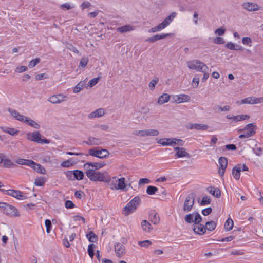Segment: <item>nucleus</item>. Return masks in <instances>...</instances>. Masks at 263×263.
Returning a JSON list of instances; mask_svg holds the SVG:
<instances>
[{
  "instance_id": "obj_1",
  "label": "nucleus",
  "mask_w": 263,
  "mask_h": 263,
  "mask_svg": "<svg viewBox=\"0 0 263 263\" xmlns=\"http://www.w3.org/2000/svg\"><path fill=\"white\" fill-rule=\"evenodd\" d=\"M87 177L93 181L109 182L110 177L107 172H100L93 169H88L86 171Z\"/></svg>"
},
{
  "instance_id": "obj_2",
  "label": "nucleus",
  "mask_w": 263,
  "mask_h": 263,
  "mask_svg": "<svg viewBox=\"0 0 263 263\" xmlns=\"http://www.w3.org/2000/svg\"><path fill=\"white\" fill-rule=\"evenodd\" d=\"M0 211L11 217H17L19 213L15 207L4 202H0Z\"/></svg>"
},
{
  "instance_id": "obj_3",
  "label": "nucleus",
  "mask_w": 263,
  "mask_h": 263,
  "mask_svg": "<svg viewBox=\"0 0 263 263\" xmlns=\"http://www.w3.org/2000/svg\"><path fill=\"white\" fill-rule=\"evenodd\" d=\"M141 199L139 196H136L124 208V214L128 215L134 212L139 206Z\"/></svg>"
},
{
  "instance_id": "obj_4",
  "label": "nucleus",
  "mask_w": 263,
  "mask_h": 263,
  "mask_svg": "<svg viewBox=\"0 0 263 263\" xmlns=\"http://www.w3.org/2000/svg\"><path fill=\"white\" fill-rule=\"evenodd\" d=\"M187 64L189 69L196 70L199 72H205L208 70L206 65L199 60H194L189 61Z\"/></svg>"
},
{
  "instance_id": "obj_5",
  "label": "nucleus",
  "mask_w": 263,
  "mask_h": 263,
  "mask_svg": "<svg viewBox=\"0 0 263 263\" xmlns=\"http://www.w3.org/2000/svg\"><path fill=\"white\" fill-rule=\"evenodd\" d=\"M26 138L30 141L38 143L49 144L50 142L49 140L48 139H41V135L38 131H35L33 133H28L26 135Z\"/></svg>"
},
{
  "instance_id": "obj_6",
  "label": "nucleus",
  "mask_w": 263,
  "mask_h": 263,
  "mask_svg": "<svg viewBox=\"0 0 263 263\" xmlns=\"http://www.w3.org/2000/svg\"><path fill=\"white\" fill-rule=\"evenodd\" d=\"M256 126L253 123L247 124L246 127L242 129L243 134L239 136L240 139L247 138L252 135H254L256 133Z\"/></svg>"
},
{
  "instance_id": "obj_7",
  "label": "nucleus",
  "mask_w": 263,
  "mask_h": 263,
  "mask_svg": "<svg viewBox=\"0 0 263 263\" xmlns=\"http://www.w3.org/2000/svg\"><path fill=\"white\" fill-rule=\"evenodd\" d=\"M184 220L188 223H194L198 224L202 220V217L198 212L194 211L192 214H188L184 217Z\"/></svg>"
},
{
  "instance_id": "obj_8",
  "label": "nucleus",
  "mask_w": 263,
  "mask_h": 263,
  "mask_svg": "<svg viewBox=\"0 0 263 263\" xmlns=\"http://www.w3.org/2000/svg\"><path fill=\"white\" fill-rule=\"evenodd\" d=\"M88 153L90 155L100 159L107 158L109 156V152L106 149L92 148L89 150Z\"/></svg>"
},
{
  "instance_id": "obj_9",
  "label": "nucleus",
  "mask_w": 263,
  "mask_h": 263,
  "mask_svg": "<svg viewBox=\"0 0 263 263\" xmlns=\"http://www.w3.org/2000/svg\"><path fill=\"white\" fill-rule=\"evenodd\" d=\"M195 193H191L186 197L183 204V211L185 212H189L191 211L194 204Z\"/></svg>"
},
{
  "instance_id": "obj_10",
  "label": "nucleus",
  "mask_w": 263,
  "mask_h": 263,
  "mask_svg": "<svg viewBox=\"0 0 263 263\" xmlns=\"http://www.w3.org/2000/svg\"><path fill=\"white\" fill-rule=\"evenodd\" d=\"M158 143L163 146H172L173 144L181 146L183 145V141L176 138H164L159 140Z\"/></svg>"
},
{
  "instance_id": "obj_11",
  "label": "nucleus",
  "mask_w": 263,
  "mask_h": 263,
  "mask_svg": "<svg viewBox=\"0 0 263 263\" xmlns=\"http://www.w3.org/2000/svg\"><path fill=\"white\" fill-rule=\"evenodd\" d=\"M133 134L135 135L140 137L155 136L159 134V132L155 129H148L141 130H135Z\"/></svg>"
},
{
  "instance_id": "obj_12",
  "label": "nucleus",
  "mask_w": 263,
  "mask_h": 263,
  "mask_svg": "<svg viewBox=\"0 0 263 263\" xmlns=\"http://www.w3.org/2000/svg\"><path fill=\"white\" fill-rule=\"evenodd\" d=\"M0 190L6 195H10L13 197H14L18 200H23L25 199V196L23 194V193L18 190H4L0 189Z\"/></svg>"
},
{
  "instance_id": "obj_13",
  "label": "nucleus",
  "mask_w": 263,
  "mask_h": 263,
  "mask_svg": "<svg viewBox=\"0 0 263 263\" xmlns=\"http://www.w3.org/2000/svg\"><path fill=\"white\" fill-rule=\"evenodd\" d=\"M68 97L67 96L62 93H59L50 96L48 99V101L52 104H60L66 101Z\"/></svg>"
},
{
  "instance_id": "obj_14",
  "label": "nucleus",
  "mask_w": 263,
  "mask_h": 263,
  "mask_svg": "<svg viewBox=\"0 0 263 263\" xmlns=\"http://www.w3.org/2000/svg\"><path fill=\"white\" fill-rule=\"evenodd\" d=\"M177 16L176 12H172L168 17H167L161 23L157 26L158 30L160 31L166 28L172 22L173 19Z\"/></svg>"
},
{
  "instance_id": "obj_15",
  "label": "nucleus",
  "mask_w": 263,
  "mask_h": 263,
  "mask_svg": "<svg viewBox=\"0 0 263 263\" xmlns=\"http://www.w3.org/2000/svg\"><path fill=\"white\" fill-rule=\"evenodd\" d=\"M263 102V97H250L241 100L242 104H255Z\"/></svg>"
},
{
  "instance_id": "obj_16",
  "label": "nucleus",
  "mask_w": 263,
  "mask_h": 263,
  "mask_svg": "<svg viewBox=\"0 0 263 263\" xmlns=\"http://www.w3.org/2000/svg\"><path fill=\"white\" fill-rule=\"evenodd\" d=\"M218 163L219 164V174L223 176L228 165V160L225 157H221L219 158Z\"/></svg>"
},
{
  "instance_id": "obj_17",
  "label": "nucleus",
  "mask_w": 263,
  "mask_h": 263,
  "mask_svg": "<svg viewBox=\"0 0 263 263\" xmlns=\"http://www.w3.org/2000/svg\"><path fill=\"white\" fill-rule=\"evenodd\" d=\"M105 165V163L98 162H87L84 164V167L87 171L88 169H93L95 171L100 169Z\"/></svg>"
},
{
  "instance_id": "obj_18",
  "label": "nucleus",
  "mask_w": 263,
  "mask_h": 263,
  "mask_svg": "<svg viewBox=\"0 0 263 263\" xmlns=\"http://www.w3.org/2000/svg\"><path fill=\"white\" fill-rule=\"evenodd\" d=\"M173 35V34L169 33H162L161 34H156L153 36H152L151 37L147 38L146 40V42H149L151 43H154L156 42L157 41L165 39L167 37L171 36Z\"/></svg>"
},
{
  "instance_id": "obj_19",
  "label": "nucleus",
  "mask_w": 263,
  "mask_h": 263,
  "mask_svg": "<svg viewBox=\"0 0 263 263\" xmlns=\"http://www.w3.org/2000/svg\"><path fill=\"white\" fill-rule=\"evenodd\" d=\"M243 8L249 11H257L259 9V6L256 3L245 2L242 4Z\"/></svg>"
},
{
  "instance_id": "obj_20",
  "label": "nucleus",
  "mask_w": 263,
  "mask_h": 263,
  "mask_svg": "<svg viewBox=\"0 0 263 263\" xmlns=\"http://www.w3.org/2000/svg\"><path fill=\"white\" fill-rule=\"evenodd\" d=\"M174 101L176 103L186 102L190 101V97L185 94H180L173 97Z\"/></svg>"
},
{
  "instance_id": "obj_21",
  "label": "nucleus",
  "mask_w": 263,
  "mask_h": 263,
  "mask_svg": "<svg viewBox=\"0 0 263 263\" xmlns=\"http://www.w3.org/2000/svg\"><path fill=\"white\" fill-rule=\"evenodd\" d=\"M115 250L116 255L119 257L123 256L125 253L124 246L120 243H116L115 245Z\"/></svg>"
},
{
  "instance_id": "obj_22",
  "label": "nucleus",
  "mask_w": 263,
  "mask_h": 263,
  "mask_svg": "<svg viewBox=\"0 0 263 263\" xmlns=\"http://www.w3.org/2000/svg\"><path fill=\"white\" fill-rule=\"evenodd\" d=\"M83 142L88 145H99L102 143L100 139L93 137H89L87 140Z\"/></svg>"
},
{
  "instance_id": "obj_23",
  "label": "nucleus",
  "mask_w": 263,
  "mask_h": 263,
  "mask_svg": "<svg viewBox=\"0 0 263 263\" xmlns=\"http://www.w3.org/2000/svg\"><path fill=\"white\" fill-rule=\"evenodd\" d=\"M8 111L10 114V115L16 120L23 122L24 119H25V116L20 114V113L15 109L9 108L8 109Z\"/></svg>"
},
{
  "instance_id": "obj_24",
  "label": "nucleus",
  "mask_w": 263,
  "mask_h": 263,
  "mask_svg": "<svg viewBox=\"0 0 263 263\" xmlns=\"http://www.w3.org/2000/svg\"><path fill=\"white\" fill-rule=\"evenodd\" d=\"M249 116L248 115H237V116H232L231 115H228L226 116V118L228 119L232 120L233 121L235 122H237L241 120H244L246 119H248L249 118Z\"/></svg>"
},
{
  "instance_id": "obj_25",
  "label": "nucleus",
  "mask_w": 263,
  "mask_h": 263,
  "mask_svg": "<svg viewBox=\"0 0 263 263\" xmlns=\"http://www.w3.org/2000/svg\"><path fill=\"white\" fill-rule=\"evenodd\" d=\"M135 27L130 24H127L116 28L117 31L123 33L127 32H130L134 30Z\"/></svg>"
},
{
  "instance_id": "obj_26",
  "label": "nucleus",
  "mask_w": 263,
  "mask_h": 263,
  "mask_svg": "<svg viewBox=\"0 0 263 263\" xmlns=\"http://www.w3.org/2000/svg\"><path fill=\"white\" fill-rule=\"evenodd\" d=\"M105 114L104 109L103 108H99L95 111L91 112L88 115L89 119H92L94 118H99L103 116Z\"/></svg>"
},
{
  "instance_id": "obj_27",
  "label": "nucleus",
  "mask_w": 263,
  "mask_h": 263,
  "mask_svg": "<svg viewBox=\"0 0 263 263\" xmlns=\"http://www.w3.org/2000/svg\"><path fill=\"white\" fill-rule=\"evenodd\" d=\"M22 122L26 123L27 124L34 128L35 129H38L40 127V125L38 123H37L35 121L30 118H28L26 116L25 117V119H24Z\"/></svg>"
},
{
  "instance_id": "obj_28",
  "label": "nucleus",
  "mask_w": 263,
  "mask_h": 263,
  "mask_svg": "<svg viewBox=\"0 0 263 263\" xmlns=\"http://www.w3.org/2000/svg\"><path fill=\"white\" fill-rule=\"evenodd\" d=\"M241 171V165H236L233 168L232 175L236 180H238L239 179Z\"/></svg>"
},
{
  "instance_id": "obj_29",
  "label": "nucleus",
  "mask_w": 263,
  "mask_h": 263,
  "mask_svg": "<svg viewBox=\"0 0 263 263\" xmlns=\"http://www.w3.org/2000/svg\"><path fill=\"white\" fill-rule=\"evenodd\" d=\"M175 157L177 158H182L190 157V154L186 151L184 148L181 147V149L175 154Z\"/></svg>"
},
{
  "instance_id": "obj_30",
  "label": "nucleus",
  "mask_w": 263,
  "mask_h": 263,
  "mask_svg": "<svg viewBox=\"0 0 263 263\" xmlns=\"http://www.w3.org/2000/svg\"><path fill=\"white\" fill-rule=\"evenodd\" d=\"M141 226L143 231L145 232H149L152 230L151 224L146 220L142 221Z\"/></svg>"
},
{
  "instance_id": "obj_31",
  "label": "nucleus",
  "mask_w": 263,
  "mask_h": 263,
  "mask_svg": "<svg viewBox=\"0 0 263 263\" xmlns=\"http://www.w3.org/2000/svg\"><path fill=\"white\" fill-rule=\"evenodd\" d=\"M197 225L195 226L193 228L195 233L200 235L204 234L206 231L205 226L202 224Z\"/></svg>"
},
{
  "instance_id": "obj_32",
  "label": "nucleus",
  "mask_w": 263,
  "mask_h": 263,
  "mask_svg": "<svg viewBox=\"0 0 263 263\" xmlns=\"http://www.w3.org/2000/svg\"><path fill=\"white\" fill-rule=\"evenodd\" d=\"M207 190H208V191L210 194H211L212 195H213V196H214L215 197H216L217 198H219L221 196L220 191L217 188H215L212 186H210L208 188Z\"/></svg>"
},
{
  "instance_id": "obj_33",
  "label": "nucleus",
  "mask_w": 263,
  "mask_h": 263,
  "mask_svg": "<svg viewBox=\"0 0 263 263\" xmlns=\"http://www.w3.org/2000/svg\"><path fill=\"white\" fill-rule=\"evenodd\" d=\"M170 99V96L167 93H163L160 97H159L158 100V103L159 104H163L167 102Z\"/></svg>"
},
{
  "instance_id": "obj_34",
  "label": "nucleus",
  "mask_w": 263,
  "mask_h": 263,
  "mask_svg": "<svg viewBox=\"0 0 263 263\" xmlns=\"http://www.w3.org/2000/svg\"><path fill=\"white\" fill-rule=\"evenodd\" d=\"M34 170L42 174H45L46 173V170L40 164L34 163L31 167Z\"/></svg>"
},
{
  "instance_id": "obj_35",
  "label": "nucleus",
  "mask_w": 263,
  "mask_h": 263,
  "mask_svg": "<svg viewBox=\"0 0 263 263\" xmlns=\"http://www.w3.org/2000/svg\"><path fill=\"white\" fill-rule=\"evenodd\" d=\"M69 173H70V174H73L74 178L78 180H82L84 177L83 172L78 170L69 172Z\"/></svg>"
},
{
  "instance_id": "obj_36",
  "label": "nucleus",
  "mask_w": 263,
  "mask_h": 263,
  "mask_svg": "<svg viewBox=\"0 0 263 263\" xmlns=\"http://www.w3.org/2000/svg\"><path fill=\"white\" fill-rule=\"evenodd\" d=\"M149 218L151 221L154 224H158L160 221V218L158 214L154 211L149 214Z\"/></svg>"
},
{
  "instance_id": "obj_37",
  "label": "nucleus",
  "mask_w": 263,
  "mask_h": 263,
  "mask_svg": "<svg viewBox=\"0 0 263 263\" xmlns=\"http://www.w3.org/2000/svg\"><path fill=\"white\" fill-rule=\"evenodd\" d=\"M230 106L226 105L223 107H221L219 105H215L213 107V110L216 112H219L220 111H228L230 110Z\"/></svg>"
},
{
  "instance_id": "obj_38",
  "label": "nucleus",
  "mask_w": 263,
  "mask_h": 263,
  "mask_svg": "<svg viewBox=\"0 0 263 263\" xmlns=\"http://www.w3.org/2000/svg\"><path fill=\"white\" fill-rule=\"evenodd\" d=\"M86 236L90 242H96L98 240V236L92 231L86 234Z\"/></svg>"
},
{
  "instance_id": "obj_39",
  "label": "nucleus",
  "mask_w": 263,
  "mask_h": 263,
  "mask_svg": "<svg viewBox=\"0 0 263 263\" xmlns=\"http://www.w3.org/2000/svg\"><path fill=\"white\" fill-rule=\"evenodd\" d=\"M117 188L118 190H123L126 187L125 179L124 177H121L117 180Z\"/></svg>"
},
{
  "instance_id": "obj_40",
  "label": "nucleus",
  "mask_w": 263,
  "mask_h": 263,
  "mask_svg": "<svg viewBox=\"0 0 263 263\" xmlns=\"http://www.w3.org/2000/svg\"><path fill=\"white\" fill-rule=\"evenodd\" d=\"M2 129L5 133H8L12 136L16 135L18 133V130L13 128L2 127Z\"/></svg>"
},
{
  "instance_id": "obj_41",
  "label": "nucleus",
  "mask_w": 263,
  "mask_h": 263,
  "mask_svg": "<svg viewBox=\"0 0 263 263\" xmlns=\"http://www.w3.org/2000/svg\"><path fill=\"white\" fill-rule=\"evenodd\" d=\"M216 223L213 221L207 222L205 223V229L208 230V231H213L216 228Z\"/></svg>"
},
{
  "instance_id": "obj_42",
  "label": "nucleus",
  "mask_w": 263,
  "mask_h": 263,
  "mask_svg": "<svg viewBox=\"0 0 263 263\" xmlns=\"http://www.w3.org/2000/svg\"><path fill=\"white\" fill-rule=\"evenodd\" d=\"M233 227V221L231 218H228L225 223L224 228L227 231H230Z\"/></svg>"
},
{
  "instance_id": "obj_43",
  "label": "nucleus",
  "mask_w": 263,
  "mask_h": 263,
  "mask_svg": "<svg viewBox=\"0 0 263 263\" xmlns=\"http://www.w3.org/2000/svg\"><path fill=\"white\" fill-rule=\"evenodd\" d=\"M45 183V178L44 177H38L35 179L34 184L36 186H42Z\"/></svg>"
},
{
  "instance_id": "obj_44",
  "label": "nucleus",
  "mask_w": 263,
  "mask_h": 263,
  "mask_svg": "<svg viewBox=\"0 0 263 263\" xmlns=\"http://www.w3.org/2000/svg\"><path fill=\"white\" fill-rule=\"evenodd\" d=\"M158 190V188L154 186H148L146 189V193L148 195H154Z\"/></svg>"
},
{
  "instance_id": "obj_45",
  "label": "nucleus",
  "mask_w": 263,
  "mask_h": 263,
  "mask_svg": "<svg viewBox=\"0 0 263 263\" xmlns=\"http://www.w3.org/2000/svg\"><path fill=\"white\" fill-rule=\"evenodd\" d=\"M96 246L94 244L91 243L89 244L88 246V253L89 256L92 258L94 256V248Z\"/></svg>"
},
{
  "instance_id": "obj_46",
  "label": "nucleus",
  "mask_w": 263,
  "mask_h": 263,
  "mask_svg": "<svg viewBox=\"0 0 263 263\" xmlns=\"http://www.w3.org/2000/svg\"><path fill=\"white\" fill-rule=\"evenodd\" d=\"M159 81V79L158 78H156L154 79H153L151 82H149L148 84L149 88L151 90L153 91L154 90L156 85L157 84L158 82Z\"/></svg>"
},
{
  "instance_id": "obj_47",
  "label": "nucleus",
  "mask_w": 263,
  "mask_h": 263,
  "mask_svg": "<svg viewBox=\"0 0 263 263\" xmlns=\"http://www.w3.org/2000/svg\"><path fill=\"white\" fill-rule=\"evenodd\" d=\"M194 127H195L196 129L201 130H206L209 127L206 124L197 123H195V126Z\"/></svg>"
},
{
  "instance_id": "obj_48",
  "label": "nucleus",
  "mask_w": 263,
  "mask_h": 263,
  "mask_svg": "<svg viewBox=\"0 0 263 263\" xmlns=\"http://www.w3.org/2000/svg\"><path fill=\"white\" fill-rule=\"evenodd\" d=\"M252 151L257 156H260L262 153V148L255 146L252 148Z\"/></svg>"
},
{
  "instance_id": "obj_49",
  "label": "nucleus",
  "mask_w": 263,
  "mask_h": 263,
  "mask_svg": "<svg viewBox=\"0 0 263 263\" xmlns=\"http://www.w3.org/2000/svg\"><path fill=\"white\" fill-rule=\"evenodd\" d=\"M40 62V58H35L34 59H32L31 61H30L28 66L30 68H33L34 66H35L39 62Z\"/></svg>"
},
{
  "instance_id": "obj_50",
  "label": "nucleus",
  "mask_w": 263,
  "mask_h": 263,
  "mask_svg": "<svg viewBox=\"0 0 263 263\" xmlns=\"http://www.w3.org/2000/svg\"><path fill=\"white\" fill-rule=\"evenodd\" d=\"M138 244L140 247L147 248L152 244V242L150 240H146L144 241H138Z\"/></svg>"
},
{
  "instance_id": "obj_51",
  "label": "nucleus",
  "mask_w": 263,
  "mask_h": 263,
  "mask_svg": "<svg viewBox=\"0 0 263 263\" xmlns=\"http://www.w3.org/2000/svg\"><path fill=\"white\" fill-rule=\"evenodd\" d=\"M84 84L83 82H81L78 83L74 88L73 91L74 93H78L81 91V90L83 88Z\"/></svg>"
},
{
  "instance_id": "obj_52",
  "label": "nucleus",
  "mask_w": 263,
  "mask_h": 263,
  "mask_svg": "<svg viewBox=\"0 0 263 263\" xmlns=\"http://www.w3.org/2000/svg\"><path fill=\"white\" fill-rule=\"evenodd\" d=\"M211 199L208 196H204L203 197L201 202H200L201 205H205L209 204L211 202Z\"/></svg>"
},
{
  "instance_id": "obj_53",
  "label": "nucleus",
  "mask_w": 263,
  "mask_h": 263,
  "mask_svg": "<svg viewBox=\"0 0 263 263\" xmlns=\"http://www.w3.org/2000/svg\"><path fill=\"white\" fill-rule=\"evenodd\" d=\"M45 224L46 228V232L49 233L52 227L51 221L49 219H46L45 221Z\"/></svg>"
},
{
  "instance_id": "obj_54",
  "label": "nucleus",
  "mask_w": 263,
  "mask_h": 263,
  "mask_svg": "<svg viewBox=\"0 0 263 263\" xmlns=\"http://www.w3.org/2000/svg\"><path fill=\"white\" fill-rule=\"evenodd\" d=\"M3 163V166L5 167H10L13 165V162L10 160L5 158Z\"/></svg>"
},
{
  "instance_id": "obj_55",
  "label": "nucleus",
  "mask_w": 263,
  "mask_h": 263,
  "mask_svg": "<svg viewBox=\"0 0 263 263\" xmlns=\"http://www.w3.org/2000/svg\"><path fill=\"white\" fill-rule=\"evenodd\" d=\"M108 183V185L110 187V189L112 190H118V188H117V181H111V179L110 180V181L109 182H107Z\"/></svg>"
},
{
  "instance_id": "obj_56",
  "label": "nucleus",
  "mask_w": 263,
  "mask_h": 263,
  "mask_svg": "<svg viewBox=\"0 0 263 263\" xmlns=\"http://www.w3.org/2000/svg\"><path fill=\"white\" fill-rule=\"evenodd\" d=\"M100 79V77L95 78L89 81L88 82V86L90 87L95 86Z\"/></svg>"
},
{
  "instance_id": "obj_57",
  "label": "nucleus",
  "mask_w": 263,
  "mask_h": 263,
  "mask_svg": "<svg viewBox=\"0 0 263 263\" xmlns=\"http://www.w3.org/2000/svg\"><path fill=\"white\" fill-rule=\"evenodd\" d=\"M88 60L86 58H82L80 62V66L82 67H85L87 65Z\"/></svg>"
},
{
  "instance_id": "obj_58",
  "label": "nucleus",
  "mask_w": 263,
  "mask_h": 263,
  "mask_svg": "<svg viewBox=\"0 0 263 263\" xmlns=\"http://www.w3.org/2000/svg\"><path fill=\"white\" fill-rule=\"evenodd\" d=\"M72 164H73V163H71L70 162V160H68L63 162L61 163V166H62L63 167H69L71 165H72Z\"/></svg>"
},
{
  "instance_id": "obj_59",
  "label": "nucleus",
  "mask_w": 263,
  "mask_h": 263,
  "mask_svg": "<svg viewBox=\"0 0 263 263\" xmlns=\"http://www.w3.org/2000/svg\"><path fill=\"white\" fill-rule=\"evenodd\" d=\"M65 206L67 209H72L75 206V205L71 201L67 200L65 202Z\"/></svg>"
},
{
  "instance_id": "obj_60",
  "label": "nucleus",
  "mask_w": 263,
  "mask_h": 263,
  "mask_svg": "<svg viewBox=\"0 0 263 263\" xmlns=\"http://www.w3.org/2000/svg\"><path fill=\"white\" fill-rule=\"evenodd\" d=\"M28 69L27 67L25 66H21L17 67L15 69V72L21 73L27 71Z\"/></svg>"
},
{
  "instance_id": "obj_61",
  "label": "nucleus",
  "mask_w": 263,
  "mask_h": 263,
  "mask_svg": "<svg viewBox=\"0 0 263 263\" xmlns=\"http://www.w3.org/2000/svg\"><path fill=\"white\" fill-rule=\"evenodd\" d=\"M48 76L45 73L38 74L35 76L36 80H41L48 78Z\"/></svg>"
},
{
  "instance_id": "obj_62",
  "label": "nucleus",
  "mask_w": 263,
  "mask_h": 263,
  "mask_svg": "<svg viewBox=\"0 0 263 263\" xmlns=\"http://www.w3.org/2000/svg\"><path fill=\"white\" fill-rule=\"evenodd\" d=\"M75 196L78 199H82L84 196V193L81 191H77L74 193Z\"/></svg>"
},
{
  "instance_id": "obj_63",
  "label": "nucleus",
  "mask_w": 263,
  "mask_h": 263,
  "mask_svg": "<svg viewBox=\"0 0 263 263\" xmlns=\"http://www.w3.org/2000/svg\"><path fill=\"white\" fill-rule=\"evenodd\" d=\"M225 47L229 49L234 50L235 49V44L230 42L225 45Z\"/></svg>"
},
{
  "instance_id": "obj_64",
  "label": "nucleus",
  "mask_w": 263,
  "mask_h": 263,
  "mask_svg": "<svg viewBox=\"0 0 263 263\" xmlns=\"http://www.w3.org/2000/svg\"><path fill=\"white\" fill-rule=\"evenodd\" d=\"M151 182V180L147 178H141L139 180V185H142L144 184H148Z\"/></svg>"
}]
</instances>
